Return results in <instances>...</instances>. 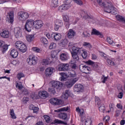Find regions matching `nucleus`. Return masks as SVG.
<instances>
[{"instance_id":"1","label":"nucleus","mask_w":125,"mask_h":125,"mask_svg":"<svg viewBox=\"0 0 125 125\" xmlns=\"http://www.w3.org/2000/svg\"><path fill=\"white\" fill-rule=\"evenodd\" d=\"M43 118L46 122V123H47V124H51V125H54L55 124H59L60 125H67V123L62 121L61 120H59L58 119H55L53 122H52V120L50 119V117L49 116L47 115H44L43 116Z\"/></svg>"},{"instance_id":"2","label":"nucleus","mask_w":125,"mask_h":125,"mask_svg":"<svg viewBox=\"0 0 125 125\" xmlns=\"http://www.w3.org/2000/svg\"><path fill=\"white\" fill-rule=\"evenodd\" d=\"M26 61L28 65H30V66L36 65L38 63V58L34 55H30L27 59Z\"/></svg>"},{"instance_id":"3","label":"nucleus","mask_w":125,"mask_h":125,"mask_svg":"<svg viewBox=\"0 0 125 125\" xmlns=\"http://www.w3.org/2000/svg\"><path fill=\"white\" fill-rule=\"evenodd\" d=\"M33 27H34V20H27L25 25V29L26 31H27V32H31Z\"/></svg>"},{"instance_id":"4","label":"nucleus","mask_w":125,"mask_h":125,"mask_svg":"<svg viewBox=\"0 0 125 125\" xmlns=\"http://www.w3.org/2000/svg\"><path fill=\"white\" fill-rule=\"evenodd\" d=\"M18 17L21 21H25V20H27L29 18V14L21 11L19 12Z\"/></svg>"},{"instance_id":"5","label":"nucleus","mask_w":125,"mask_h":125,"mask_svg":"<svg viewBox=\"0 0 125 125\" xmlns=\"http://www.w3.org/2000/svg\"><path fill=\"white\" fill-rule=\"evenodd\" d=\"M103 6L104 7V11L107 13H111V12H112V10L114 9V6L111 2H107L104 4V6Z\"/></svg>"},{"instance_id":"6","label":"nucleus","mask_w":125,"mask_h":125,"mask_svg":"<svg viewBox=\"0 0 125 125\" xmlns=\"http://www.w3.org/2000/svg\"><path fill=\"white\" fill-rule=\"evenodd\" d=\"M78 81H79V78H78L70 79L65 83V85L67 88H70L72 87Z\"/></svg>"},{"instance_id":"7","label":"nucleus","mask_w":125,"mask_h":125,"mask_svg":"<svg viewBox=\"0 0 125 125\" xmlns=\"http://www.w3.org/2000/svg\"><path fill=\"white\" fill-rule=\"evenodd\" d=\"M6 21L11 24L14 22V12L13 11H11L7 13Z\"/></svg>"},{"instance_id":"8","label":"nucleus","mask_w":125,"mask_h":125,"mask_svg":"<svg viewBox=\"0 0 125 125\" xmlns=\"http://www.w3.org/2000/svg\"><path fill=\"white\" fill-rule=\"evenodd\" d=\"M49 101L52 105H62L63 104V101L57 98L50 99Z\"/></svg>"},{"instance_id":"9","label":"nucleus","mask_w":125,"mask_h":125,"mask_svg":"<svg viewBox=\"0 0 125 125\" xmlns=\"http://www.w3.org/2000/svg\"><path fill=\"white\" fill-rule=\"evenodd\" d=\"M100 55H101V56H102V57H104V59H106L107 61V63L108 64V65H110V66H114L115 62L112 61V60L108 59V55H106V54L103 52H101Z\"/></svg>"},{"instance_id":"10","label":"nucleus","mask_w":125,"mask_h":125,"mask_svg":"<svg viewBox=\"0 0 125 125\" xmlns=\"http://www.w3.org/2000/svg\"><path fill=\"white\" fill-rule=\"evenodd\" d=\"M51 37L53 40H54L56 42H58V41L61 40L62 35L60 33L54 32L51 34Z\"/></svg>"},{"instance_id":"11","label":"nucleus","mask_w":125,"mask_h":125,"mask_svg":"<svg viewBox=\"0 0 125 125\" xmlns=\"http://www.w3.org/2000/svg\"><path fill=\"white\" fill-rule=\"evenodd\" d=\"M72 6L71 4H63L59 7L58 10L60 12H63L64 10H68Z\"/></svg>"},{"instance_id":"12","label":"nucleus","mask_w":125,"mask_h":125,"mask_svg":"<svg viewBox=\"0 0 125 125\" xmlns=\"http://www.w3.org/2000/svg\"><path fill=\"white\" fill-rule=\"evenodd\" d=\"M59 71H69V64L68 63H62L59 65Z\"/></svg>"},{"instance_id":"13","label":"nucleus","mask_w":125,"mask_h":125,"mask_svg":"<svg viewBox=\"0 0 125 125\" xmlns=\"http://www.w3.org/2000/svg\"><path fill=\"white\" fill-rule=\"evenodd\" d=\"M81 123L84 122L85 125H91V118L90 117H88L85 119V117H82L81 119Z\"/></svg>"},{"instance_id":"14","label":"nucleus","mask_w":125,"mask_h":125,"mask_svg":"<svg viewBox=\"0 0 125 125\" xmlns=\"http://www.w3.org/2000/svg\"><path fill=\"white\" fill-rule=\"evenodd\" d=\"M14 33L16 38L18 39L22 37V29L20 27H16L14 29Z\"/></svg>"},{"instance_id":"15","label":"nucleus","mask_w":125,"mask_h":125,"mask_svg":"<svg viewBox=\"0 0 125 125\" xmlns=\"http://www.w3.org/2000/svg\"><path fill=\"white\" fill-rule=\"evenodd\" d=\"M42 26H43V23L41 20L34 21V28L35 29H40Z\"/></svg>"},{"instance_id":"16","label":"nucleus","mask_w":125,"mask_h":125,"mask_svg":"<svg viewBox=\"0 0 125 125\" xmlns=\"http://www.w3.org/2000/svg\"><path fill=\"white\" fill-rule=\"evenodd\" d=\"M62 86V83L59 81H56L52 83V87L55 89H57L58 91L60 90V87Z\"/></svg>"},{"instance_id":"17","label":"nucleus","mask_w":125,"mask_h":125,"mask_svg":"<svg viewBox=\"0 0 125 125\" xmlns=\"http://www.w3.org/2000/svg\"><path fill=\"white\" fill-rule=\"evenodd\" d=\"M74 90L77 92H82L83 90V86L81 84H76L74 85Z\"/></svg>"},{"instance_id":"18","label":"nucleus","mask_w":125,"mask_h":125,"mask_svg":"<svg viewBox=\"0 0 125 125\" xmlns=\"http://www.w3.org/2000/svg\"><path fill=\"white\" fill-rule=\"evenodd\" d=\"M82 48L77 47L76 46H74L72 48V51H71V54H81L82 52Z\"/></svg>"},{"instance_id":"19","label":"nucleus","mask_w":125,"mask_h":125,"mask_svg":"<svg viewBox=\"0 0 125 125\" xmlns=\"http://www.w3.org/2000/svg\"><path fill=\"white\" fill-rule=\"evenodd\" d=\"M38 96L42 99H45L48 97V93L46 91H41L38 93Z\"/></svg>"},{"instance_id":"20","label":"nucleus","mask_w":125,"mask_h":125,"mask_svg":"<svg viewBox=\"0 0 125 125\" xmlns=\"http://www.w3.org/2000/svg\"><path fill=\"white\" fill-rule=\"evenodd\" d=\"M54 69L52 67H48L46 69L45 71V75L46 77H49V76H51L53 73V71Z\"/></svg>"},{"instance_id":"21","label":"nucleus","mask_w":125,"mask_h":125,"mask_svg":"<svg viewBox=\"0 0 125 125\" xmlns=\"http://www.w3.org/2000/svg\"><path fill=\"white\" fill-rule=\"evenodd\" d=\"M62 18L64 22H65V26L66 28H69V26H70V23L69 22V17H68L67 15H62Z\"/></svg>"},{"instance_id":"22","label":"nucleus","mask_w":125,"mask_h":125,"mask_svg":"<svg viewBox=\"0 0 125 125\" xmlns=\"http://www.w3.org/2000/svg\"><path fill=\"white\" fill-rule=\"evenodd\" d=\"M80 69L83 72V73H84L85 74H86V72H85L86 71H91V68H90V67L86 65H83L80 66Z\"/></svg>"},{"instance_id":"23","label":"nucleus","mask_w":125,"mask_h":125,"mask_svg":"<svg viewBox=\"0 0 125 125\" xmlns=\"http://www.w3.org/2000/svg\"><path fill=\"white\" fill-rule=\"evenodd\" d=\"M76 36V32H75L73 29H69L67 34V37L68 39L71 40V39H74Z\"/></svg>"},{"instance_id":"24","label":"nucleus","mask_w":125,"mask_h":125,"mask_svg":"<svg viewBox=\"0 0 125 125\" xmlns=\"http://www.w3.org/2000/svg\"><path fill=\"white\" fill-rule=\"evenodd\" d=\"M60 51H61V50L59 49L52 51L51 53V59H52L53 60V59H56L57 55H58V53L60 52Z\"/></svg>"},{"instance_id":"25","label":"nucleus","mask_w":125,"mask_h":125,"mask_svg":"<svg viewBox=\"0 0 125 125\" xmlns=\"http://www.w3.org/2000/svg\"><path fill=\"white\" fill-rule=\"evenodd\" d=\"M58 118L60 119H61L62 120H63L64 121L67 120L68 119V115H67V113L63 112H60L58 115Z\"/></svg>"},{"instance_id":"26","label":"nucleus","mask_w":125,"mask_h":125,"mask_svg":"<svg viewBox=\"0 0 125 125\" xmlns=\"http://www.w3.org/2000/svg\"><path fill=\"white\" fill-rule=\"evenodd\" d=\"M0 36L4 39H7V38L9 37V32L8 30H3L0 33Z\"/></svg>"},{"instance_id":"27","label":"nucleus","mask_w":125,"mask_h":125,"mask_svg":"<svg viewBox=\"0 0 125 125\" xmlns=\"http://www.w3.org/2000/svg\"><path fill=\"white\" fill-rule=\"evenodd\" d=\"M72 95V92L70 90H66L65 91L64 94H63V99L65 100L68 99L69 96H71Z\"/></svg>"},{"instance_id":"28","label":"nucleus","mask_w":125,"mask_h":125,"mask_svg":"<svg viewBox=\"0 0 125 125\" xmlns=\"http://www.w3.org/2000/svg\"><path fill=\"white\" fill-rule=\"evenodd\" d=\"M10 55L12 58H17V56H18V51L16 49L11 50Z\"/></svg>"},{"instance_id":"29","label":"nucleus","mask_w":125,"mask_h":125,"mask_svg":"<svg viewBox=\"0 0 125 125\" xmlns=\"http://www.w3.org/2000/svg\"><path fill=\"white\" fill-rule=\"evenodd\" d=\"M91 35H95V36H100V38L102 39L103 38V35L100 33L99 31L95 28H93L92 31Z\"/></svg>"},{"instance_id":"30","label":"nucleus","mask_w":125,"mask_h":125,"mask_svg":"<svg viewBox=\"0 0 125 125\" xmlns=\"http://www.w3.org/2000/svg\"><path fill=\"white\" fill-rule=\"evenodd\" d=\"M69 58V56L66 53H62L60 55V59L62 61H67Z\"/></svg>"},{"instance_id":"31","label":"nucleus","mask_w":125,"mask_h":125,"mask_svg":"<svg viewBox=\"0 0 125 125\" xmlns=\"http://www.w3.org/2000/svg\"><path fill=\"white\" fill-rule=\"evenodd\" d=\"M67 111H69V106H66L57 110H55L54 112H56L57 113H60V112H67Z\"/></svg>"},{"instance_id":"32","label":"nucleus","mask_w":125,"mask_h":125,"mask_svg":"<svg viewBox=\"0 0 125 125\" xmlns=\"http://www.w3.org/2000/svg\"><path fill=\"white\" fill-rule=\"evenodd\" d=\"M30 110H33V113H38L39 112V107L35 106L33 104H30L29 106Z\"/></svg>"},{"instance_id":"33","label":"nucleus","mask_w":125,"mask_h":125,"mask_svg":"<svg viewBox=\"0 0 125 125\" xmlns=\"http://www.w3.org/2000/svg\"><path fill=\"white\" fill-rule=\"evenodd\" d=\"M61 75L62 76V77L60 78L61 82H66L67 81V74L65 73H61Z\"/></svg>"},{"instance_id":"34","label":"nucleus","mask_w":125,"mask_h":125,"mask_svg":"<svg viewBox=\"0 0 125 125\" xmlns=\"http://www.w3.org/2000/svg\"><path fill=\"white\" fill-rule=\"evenodd\" d=\"M34 39L35 37L34 35H27L26 36V40L28 42H32Z\"/></svg>"},{"instance_id":"35","label":"nucleus","mask_w":125,"mask_h":125,"mask_svg":"<svg viewBox=\"0 0 125 125\" xmlns=\"http://www.w3.org/2000/svg\"><path fill=\"white\" fill-rule=\"evenodd\" d=\"M19 50L21 52H22L23 53H24V52H26V51H27V46H26V45L25 44L23 43L21 46V47L19 49Z\"/></svg>"},{"instance_id":"36","label":"nucleus","mask_w":125,"mask_h":125,"mask_svg":"<svg viewBox=\"0 0 125 125\" xmlns=\"http://www.w3.org/2000/svg\"><path fill=\"white\" fill-rule=\"evenodd\" d=\"M24 44L23 42H22L21 41H17L16 42L15 44V46L16 47V48H17L18 49H19L22 45H23Z\"/></svg>"},{"instance_id":"37","label":"nucleus","mask_w":125,"mask_h":125,"mask_svg":"<svg viewBox=\"0 0 125 125\" xmlns=\"http://www.w3.org/2000/svg\"><path fill=\"white\" fill-rule=\"evenodd\" d=\"M80 54H82V56L83 59H86L87 58V52L83 50V49H82V51L80 53Z\"/></svg>"},{"instance_id":"38","label":"nucleus","mask_w":125,"mask_h":125,"mask_svg":"<svg viewBox=\"0 0 125 125\" xmlns=\"http://www.w3.org/2000/svg\"><path fill=\"white\" fill-rule=\"evenodd\" d=\"M116 18L120 22H125V19L124 18V17L121 15H117L116 16Z\"/></svg>"},{"instance_id":"39","label":"nucleus","mask_w":125,"mask_h":125,"mask_svg":"<svg viewBox=\"0 0 125 125\" xmlns=\"http://www.w3.org/2000/svg\"><path fill=\"white\" fill-rule=\"evenodd\" d=\"M95 104H96V105H98V107H99V106L102 104L100 99L98 97H95Z\"/></svg>"},{"instance_id":"40","label":"nucleus","mask_w":125,"mask_h":125,"mask_svg":"<svg viewBox=\"0 0 125 125\" xmlns=\"http://www.w3.org/2000/svg\"><path fill=\"white\" fill-rule=\"evenodd\" d=\"M68 43V40L66 39H64L62 40L61 42V45L64 47V46H66L67 45V44Z\"/></svg>"},{"instance_id":"41","label":"nucleus","mask_w":125,"mask_h":125,"mask_svg":"<svg viewBox=\"0 0 125 125\" xmlns=\"http://www.w3.org/2000/svg\"><path fill=\"white\" fill-rule=\"evenodd\" d=\"M93 67V70L94 71H96V72H98V71H99V66L98 65L97 63H94L93 65H92Z\"/></svg>"},{"instance_id":"42","label":"nucleus","mask_w":125,"mask_h":125,"mask_svg":"<svg viewBox=\"0 0 125 125\" xmlns=\"http://www.w3.org/2000/svg\"><path fill=\"white\" fill-rule=\"evenodd\" d=\"M71 55L74 61H79L80 60V58L78 54H71Z\"/></svg>"},{"instance_id":"43","label":"nucleus","mask_w":125,"mask_h":125,"mask_svg":"<svg viewBox=\"0 0 125 125\" xmlns=\"http://www.w3.org/2000/svg\"><path fill=\"white\" fill-rule=\"evenodd\" d=\"M7 49H8V45H7V44H4L2 46V51L3 53H5V51H6Z\"/></svg>"},{"instance_id":"44","label":"nucleus","mask_w":125,"mask_h":125,"mask_svg":"<svg viewBox=\"0 0 125 125\" xmlns=\"http://www.w3.org/2000/svg\"><path fill=\"white\" fill-rule=\"evenodd\" d=\"M57 4H58V0H53L51 5L52 7H56Z\"/></svg>"},{"instance_id":"45","label":"nucleus","mask_w":125,"mask_h":125,"mask_svg":"<svg viewBox=\"0 0 125 125\" xmlns=\"http://www.w3.org/2000/svg\"><path fill=\"white\" fill-rule=\"evenodd\" d=\"M69 75L70 78H76L77 77V73L74 71H71L69 72Z\"/></svg>"},{"instance_id":"46","label":"nucleus","mask_w":125,"mask_h":125,"mask_svg":"<svg viewBox=\"0 0 125 125\" xmlns=\"http://www.w3.org/2000/svg\"><path fill=\"white\" fill-rule=\"evenodd\" d=\"M41 42L43 44H47L48 43V41L45 38H42L41 39Z\"/></svg>"},{"instance_id":"47","label":"nucleus","mask_w":125,"mask_h":125,"mask_svg":"<svg viewBox=\"0 0 125 125\" xmlns=\"http://www.w3.org/2000/svg\"><path fill=\"white\" fill-rule=\"evenodd\" d=\"M16 87H17V88H19L20 90H21V89L23 88V85H22V83L19 82L17 83V84H16Z\"/></svg>"},{"instance_id":"48","label":"nucleus","mask_w":125,"mask_h":125,"mask_svg":"<svg viewBox=\"0 0 125 125\" xmlns=\"http://www.w3.org/2000/svg\"><path fill=\"white\" fill-rule=\"evenodd\" d=\"M98 107L101 112H104L105 111V106H104V104H101Z\"/></svg>"},{"instance_id":"49","label":"nucleus","mask_w":125,"mask_h":125,"mask_svg":"<svg viewBox=\"0 0 125 125\" xmlns=\"http://www.w3.org/2000/svg\"><path fill=\"white\" fill-rule=\"evenodd\" d=\"M57 25L59 26L60 28L63 27V21L61 20H57L56 22Z\"/></svg>"},{"instance_id":"50","label":"nucleus","mask_w":125,"mask_h":125,"mask_svg":"<svg viewBox=\"0 0 125 125\" xmlns=\"http://www.w3.org/2000/svg\"><path fill=\"white\" fill-rule=\"evenodd\" d=\"M83 45V46H86V47H88V48H89L90 49V48H91V47H92L91 46V45L90 44V43L87 42H84Z\"/></svg>"},{"instance_id":"51","label":"nucleus","mask_w":125,"mask_h":125,"mask_svg":"<svg viewBox=\"0 0 125 125\" xmlns=\"http://www.w3.org/2000/svg\"><path fill=\"white\" fill-rule=\"evenodd\" d=\"M17 78L20 81V80H21V78H24V77H25V75H24V74H23V73H18L17 75Z\"/></svg>"},{"instance_id":"52","label":"nucleus","mask_w":125,"mask_h":125,"mask_svg":"<svg viewBox=\"0 0 125 125\" xmlns=\"http://www.w3.org/2000/svg\"><path fill=\"white\" fill-rule=\"evenodd\" d=\"M75 3H76L77 4H78V5H83V1L81 0H72Z\"/></svg>"},{"instance_id":"53","label":"nucleus","mask_w":125,"mask_h":125,"mask_svg":"<svg viewBox=\"0 0 125 125\" xmlns=\"http://www.w3.org/2000/svg\"><path fill=\"white\" fill-rule=\"evenodd\" d=\"M10 115L12 119H15L16 118L15 114H14V110H13V109H10Z\"/></svg>"},{"instance_id":"54","label":"nucleus","mask_w":125,"mask_h":125,"mask_svg":"<svg viewBox=\"0 0 125 125\" xmlns=\"http://www.w3.org/2000/svg\"><path fill=\"white\" fill-rule=\"evenodd\" d=\"M42 65L46 67V65H48V61L47 59H43L42 61Z\"/></svg>"},{"instance_id":"55","label":"nucleus","mask_w":125,"mask_h":125,"mask_svg":"<svg viewBox=\"0 0 125 125\" xmlns=\"http://www.w3.org/2000/svg\"><path fill=\"white\" fill-rule=\"evenodd\" d=\"M55 47H56V44L54 42L51 43L49 46V49H53V48H55Z\"/></svg>"},{"instance_id":"56","label":"nucleus","mask_w":125,"mask_h":125,"mask_svg":"<svg viewBox=\"0 0 125 125\" xmlns=\"http://www.w3.org/2000/svg\"><path fill=\"white\" fill-rule=\"evenodd\" d=\"M70 67L73 70H76V69H78V66H77V64L75 63H71L70 64Z\"/></svg>"},{"instance_id":"57","label":"nucleus","mask_w":125,"mask_h":125,"mask_svg":"<svg viewBox=\"0 0 125 125\" xmlns=\"http://www.w3.org/2000/svg\"><path fill=\"white\" fill-rule=\"evenodd\" d=\"M101 79L102 80V83H106V81L108 80V77H105V75H103Z\"/></svg>"},{"instance_id":"58","label":"nucleus","mask_w":125,"mask_h":125,"mask_svg":"<svg viewBox=\"0 0 125 125\" xmlns=\"http://www.w3.org/2000/svg\"><path fill=\"white\" fill-rule=\"evenodd\" d=\"M56 89H52V88H49L48 91L49 92H50L51 94H53V95H54L55 93H56V91H55Z\"/></svg>"},{"instance_id":"59","label":"nucleus","mask_w":125,"mask_h":125,"mask_svg":"<svg viewBox=\"0 0 125 125\" xmlns=\"http://www.w3.org/2000/svg\"><path fill=\"white\" fill-rule=\"evenodd\" d=\"M97 2L101 6H105V3L102 2V0H97Z\"/></svg>"},{"instance_id":"60","label":"nucleus","mask_w":125,"mask_h":125,"mask_svg":"<svg viewBox=\"0 0 125 125\" xmlns=\"http://www.w3.org/2000/svg\"><path fill=\"white\" fill-rule=\"evenodd\" d=\"M106 41L109 44H113L114 42V41H113V40H112V39H111L110 37H107L106 39Z\"/></svg>"},{"instance_id":"61","label":"nucleus","mask_w":125,"mask_h":125,"mask_svg":"<svg viewBox=\"0 0 125 125\" xmlns=\"http://www.w3.org/2000/svg\"><path fill=\"white\" fill-rule=\"evenodd\" d=\"M83 35L84 38H89L90 37V34L87 32H83Z\"/></svg>"},{"instance_id":"62","label":"nucleus","mask_w":125,"mask_h":125,"mask_svg":"<svg viewBox=\"0 0 125 125\" xmlns=\"http://www.w3.org/2000/svg\"><path fill=\"white\" fill-rule=\"evenodd\" d=\"M95 63V62H93L91 60H89L86 62V64H87L88 65H91V66H93Z\"/></svg>"},{"instance_id":"63","label":"nucleus","mask_w":125,"mask_h":125,"mask_svg":"<svg viewBox=\"0 0 125 125\" xmlns=\"http://www.w3.org/2000/svg\"><path fill=\"white\" fill-rule=\"evenodd\" d=\"M71 0H63L64 4H71Z\"/></svg>"},{"instance_id":"64","label":"nucleus","mask_w":125,"mask_h":125,"mask_svg":"<svg viewBox=\"0 0 125 125\" xmlns=\"http://www.w3.org/2000/svg\"><path fill=\"white\" fill-rule=\"evenodd\" d=\"M32 50H33V51H35V52H40V51H41L40 48L37 47H33L32 48Z\"/></svg>"}]
</instances>
